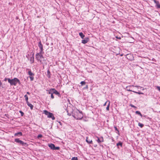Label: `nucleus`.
<instances>
[{
	"mask_svg": "<svg viewBox=\"0 0 160 160\" xmlns=\"http://www.w3.org/2000/svg\"><path fill=\"white\" fill-rule=\"evenodd\" d=\"M8 82L10 83L11 85H14L16 86L18 82L20 83L19 79L17 78H14L13 79H11L9 78L8 79Z\"/></svg>",
	"mask_w": 160,
	"mask_h": 160,
	"instance_id": "obj_1",
	"label": "nucleus"
},
{
	"mask_svg": "<svg viewBox=\"0 0 160 160\" xmlns=\"http://www.w3.org/2000/svg\"><path fill=\"white\" fill-rule=\"evenodd\" d=\"M73 116L74 118L77 119H81L83 117L82 112H80L78 110H77L76 112V114L74 113Z\"/></svg>",
	"mask_w": 160,
	"mask_h": 160,
	"instance_id": "obj_2",
	"label": "nucleus"
},
{
	"mask_svg": "<svg viewBox=\"0 0 160 160\" xmlns=\"http://www.w3.org/2000/svg\"><path fill=\"white\" fill-rule=\"evenodd\" d=\"M43 113H44L47 116V117L48 118H51L53 120L55 119V118L52 113L46 110L43 111Z\"/></svg>",
	"mask_w": 160,
	"mask_h": 160,
	"instance_id": "obj_3",
	"label": "nucleus"
},
{
	"mask_svg": "<svg viewBox=\"0 0 160 160\" xmlns=\"http://www.w3.org/2000/svg\"><path fill=\"white\" fill-rule=\"evenodd\" d=\"M40 52L39 53H37L36 55V58L37 60L41 62V59L43 58V57L42 54Z\"/></svg>",
	"mask_w": 160,
	"mask_h": 160,
	"instance_id": "obj_4",
	"label": "nucleus"
},
{
	"mask_svg": "<svg viewBox=\"0 0 160 160\" xmlns=\"http://www.w3.org/2000/svg\"><path fill=\"white\" fill-rule=\"evenodd\" d=\"M48 146L50 148L53 150H59L60 148L58 147H56L55 145L52 143L48 144Z\"/></svg>",
	"mask_w": 160,
	"mask_h": 160,
	"instance_id": "obj_5",
	"label": "nucleus"
},
{
	"mask_svg": "<svg viewBox=\"0 0 160 160\" xmlns=\"http://www.w3.org/2000/svg\"><path fill=\"white\" fill-rule=\"evenodd\" d=\"M15 142L19 143L20 144L22 145L23 146H25L26 145H27V144L26 143L20 140L18 138L15 139Z\"/></svg>",
	"mask_w": 160,
	"mask_h": 160,
	"instance_id": "obj_6",
	"label": "nucleus"
},
{
	"mask_svg": "<svg viewBox=\"0 0 160 160\" xmlns=\"http://www.w3.org/2000/svg\"><path fill=\"white\" fill-rule=\"evenodd\" d=\"M38 47L41 50V51H40V53H42L43 51V45L42 44L41 41H40L38 43Z\"/></svg>",
	"mask_w": 160,
	"mask_h": 160,
	"instance_id": "obj_7",
	"label": "nucleus"
},
{
	"mask_svg": "<svg viewBox=\"0 0 160 160\" xmlns=\"http://www.w3.org/2000/svg\"><path fill=\"white\" fill-rule=\"evenodd\" d=\"M89 40V39L88 38H85L84 40H82V42L83 44H85Z\"/></svg>",
	"mask_w": 160,
	"mask_h": 160,
	"instance_id": "obj_8",
	"label": "nucleus"
},
{
	"mask_svg": "<svg viewBox=\"0 0 160 160\" xmlns=\"http://www.w3.org/2000/svg\"><path fill=\"white\" fill-rule=\"evenodd\" d=\"M97 142H98V143H100L103 141V138L102 137L99 138L98 137H97Z\"/></svg>",
	"mask_w": 160,
	"mask_h": 160,
	"instance_id": "obj_9",
	"label": "nucleus"
},
{
	"mask_svg": "<svg viewBox=\"0 0 160 160\" xmlns=\"http://www.w3.org/2000/svg\"><path fill=\"white\" fill-rule=\"evenodd\" d=\"M134 86L133 85H132V86H129L127 87H126L127 90L128 91H131V92H133V91H132V90H131L130 89H131V87H134Z\"/></svg>",
	"mask_w": 160,
	"mask_h": 160,
	"instance_id": "obj_10",
	"label": "nucleus"
},
{
	"mask_svg": "<svg viewBox=\"0 0 160 160\" xmlns=\"http://www.w3.org/2000/svg\"><path fill=\"white\" fill-rule=\"evenodd\" d=\"M53 93H54L57 95H59L60 93L59 92H58L55 89L53 88Z\"/></svg>",
	"mask_w": 160,
	"mask_h": 160,
	"instance_id": "obj_11",
	"label": "nucleus"
},
{
	"mask_svg": "<svg viewBox=\"0 0 160 160\" xmlns=\"http://www.w3.org/2000/svg\"><path fill=\"white\" fill-rule=\"evenodd\" d=\"M22 133L21 132H18V133H16L14 134V136H17L19 135L22 136Z\"/></svg>",
	"mask_w": 160,
	"mask_h": 160,
	"instance_id": "obj_12",
	"label": "nucleus"
},
{
	"mask_svg": "<svg viewBox=\"0 0 160 160\" xmlns=\"http://www.w3.org/2000/svg\"><path fill=\"white\" fill-rule=\"evenodd\" d=\"M86 141L89 144L92 143V140H90V139H88V138H87Z\"/></svg>",
	"mask_w": 160,
	"mask_h": 160,
	"instance_id": "obj_13",
	"label": "nucleus"
},
{
	"mask_svg": "<svg viewBox=\"0 0 160 160\" xmlns=\"http://www.w3.org/2000/svg\"><path fill=\"white\" fill-rule=\"evenodd\" d=\"M79 35L81 37L82 39H83L85 37L84 35L82 32L79 33Z\"/></svg>",
	"mask_w": 160,
	"mask_h": 160,
	"instance_id": "obj_14",
	"label": "nucleus"
},
{
	"mask_svg": "<svg viewBox=\"0 0 160 160\" xmlns=\"http://www.w3.org/2000/svg\"><path fill=\"white\" fill-rule=\"evenodd\" d=\"M30 60L32 63H33L34 61V58L33 56L31 57Z\"/></svg>",
	"mask_w": 160,
	"mask_h": 160,
	"instance_id": "obj_15",
	"label": "nucleus"
},
{
	"mask_svg": "<svg viewBox=\"0 0 160 160\" xmlns=\"http://www.w3.org/2000/svg\"><path fill=\"white\" fill-rule=\"evenodd\" d=\"M155 3L157 8H160V4H159V2L158 1Z\"/></svg>",
	"mask_w": 160,
	"mask_h": 160,
	"instance_id": "obj_16",
	"label": "nucleus"
},
{
	"mask_svg": "<svg viewBox=\"0 0 160 160\" xmlns=\"http://www.w3.org/2000/svg\"><path fill=\"white\" fill-rule=\"evenodd\" d=\"M28 74L30 76H33L34 74L31 71H29L28 72Z\"/></svg>",
	"mask_w": 160,
	"mask_h": 160,
	"instance_id": "obj_17",
	"label": "nucleus"
},
{
	"mask_svg": "<svg viewBox=\"0 0 160 160\" xmlns=\"http://www.w3.org/2000/svg\"><path fill=\"white\" fill-rule=\"evenodd\" d=\"M47 76L49 78H50V72L49 70L47 71Z\"/></svg>",
	"mask_w": 160,
	"mask_h": 160,
	"instance_id": "obj_18",
	"label": "nucleus"
},
{
	"mask_svg": "<svg viewBox=\"0 0 160 160\" xmlns=\"http://www.w3.org/2000/svg\"><path fill=\"white\" fill-rule=\"evenodd\" d=\"M53 88H51L49 90H48V94H51L53 93Z\"/></svg>",
	"mask_w": 160,
	"mask_h": 160,
	"instance_id": "obj_19",
	"label": "nucleus"
},
{
	"mask_svg": "<svg viewBox=\"0 0 160 160\" xmlns=\"http://www.w3.org/2000/svg\"><path fill=\"white\" fill-rule=\"evenodd\" d=\"M110 104V102L109 101L108 103V105L107 106V107L106 108V110L108 111L109 110Z\"/></svg>",
	"mask_w": 160,
	"mask_h": 160,
	"instance_id": "obj_20",
	"label": "nucleus"
},
{
	"mask_svg": "<svg viewBox=\"0 0 160 160\" xmlns=\"http://www.w3.org/2000/svg\"><path fill=\"white\" fill-rule=\"evenodd\" d=\"M28 105L29 107H30L31 109H33V106L30 103Z\"/></svg>",
	"mask_w": 160,
	"mask_h": 160,
	"instance_id": "obj_21",
	"label": "nucleus"
},
{
	"mask_svg": "<svg viewBox=\"0 0 160 160\" xmlns=\"http://www.w3.org/2000/svg\"><path fill=\"white\" fill-rule=\"evenodd\" d=\"M136 113L137 114L139 115L141 117H142V114H141V112L139 111H136Z\"/></svg>",
	"mask_w": 160,
	"mask_h": 160,
	"instance_id": "obj_22",
	"label": "nucleus"
},
{
	"mask_svg": "<svg viewBox=\"0 0 160 160\" xmlns=\"http://www.w3.org/2000/svg\"><path fill=\"white\" fill-rule=\"evenodd\" d=\"M138 126H140V127L141 128H142V127H143V126H144V125H143V124H142V123H140V122H139V123H138Z\"/></svg>",
	"mask_w": 160,
	"mask_h": 160,
	"instance_id": "obj_23",
	"label": "nucleus"
},
{
	"mask_svg": "<svg viewBox=\"0 0 160 160\" xmlns=\"http://www.w3.org/2000/svg\"><path fill=\"white\" fill-rule=\"evenodd\" d=\"M117 145L118 146H122V142H119L117 143Z\"/></svg>",
	"mask_w": 160,
	"mask_h": 160,
	"instance_id": "obj_24",
	"label": "nucleus"
},
{
	"mask_svg": "<svg viewBox=\"0 0 160 160\" xmlns=\"http://www.w3.org/2000/svg\"><path fill=\"white\" fill-rule=\"evenodd\" d=\"M133 92H134V93H138V94H143V93H142V92H135V91H133Z\"/></svg>",
	"mask_w": 160,
	"mask_h": 160,
	"instance_id": "obj_25",
	"label": "nucleus"
},
{
	"mask_svg": "<svg viewBox=\"0 0 160 160\" xmlns=\"http://www.w3.org/2000/svg\"><path fill=\"white\" fill-rule=\"evenodd\" d=\"M80 83L82 84V85H84L85 84L86 82L85 81H82L80 82Z\"/></svg>",
	"mask_w": 160,
	"mask_h": 160,
	"instance_id": "obj_26",
	"label": "nucleus"
},
{
	"mask_svg": "<svg viewBox=\"0 0 160 160\" xmlns=\"http://www.w3.org/2000/svg\"><path fill=\"white\" fill-rule=\"evenodd\" d=\"M24 97L25 98V99L26 101H28V98L27 95H25L24 96Z\"/></svg>",
	"mask_w": 160,
	"mask_h": 160,
	"instance_id": "obj_27",
	"label": "nucleus"
},
{
	"mask_svg": "<svg viewBox=\"0 0 160 160\" xmlns=\"http://www.w3.org/2000/svg\"><path fill=\"white\" fill-rule=\"evenodd\" d=\"M29 78L31 81H32L33 80L34 78L33 76H29Z\"/></svg>",
	"mask_w": 160,
	"mask_h": 160,
	"instance_id": "obj_28",
	"label": "nucleus"
},
{
	"mask_svg": "<svg viewBox=\"0 0 160 160\" xmlns=\"http://www.w3.org/2000/svg\"><path fill=\"white\" fill-rule=\"evenodd\" d=\"M72 160H78V159L77 157H74L72 158Z\"/></svg>",
	"mask_w": 160,
	"mask_h": 160,
	"instance_id": "obj_29",
	"label": "nucleus"
},
{
	"mask_svg": "<svg viewBox=\"0 0 160 160\" xmlns=\"http://www.w3.org/2000/svg\"><path fill=\"white\" fill-rule=\"evenodd\" d=\"M53 93H51V98H52V99H53L54 98V97L53 95Z\"/></svg>",
	"mask_w": 160,
	"mask_h": 160,
	"instance_id": "obj_30",
	"label": "nucleus"
},
{
	"mask_svg": "<svg viewBox=\"0 0 160 160\" xmlns=\"http://www.w3.org/2000/svg\"><path fill=\"white\" fill-rule=\"evenodd\" d=\"M19 112L21 113V116H22L24 115V113L21 111H20Z\"/></svg>",
	"mask_w": 160,
	"mask_h": 160,
	"instance_id": "obj_31",
	"label": "nucleus"
},
{
	"mask_svg": "<svg viewBox=\"0 0 160 160\" xmlns=\"http://www.w3.org/2000/svg\"><path fill=\"white\" fill-rule=\"evenodd\" d=\"M42 135L41 134H39V135H38V138H42Z\"/></svg>",
	"mask_w": 160,
	"mask_h": 160,
	"instance_id": "obj_32",
	"label": "nucleus"
},
{
	"mask_svg": "<svg viewBox=\"0 0 160 160\" xmlns=\"http://www.w3.org/2000/svg\"><path fill=\"white\" fill-rule=\"evenodd\" d=\"M157 88L159 91H160V87L157 86Z\"/></svg>",
	"mask_w": 160,
	"mask_h": 160,
	"instance_id": "obj_33",
	"label": "nucleus"
},
{
	"mask_svg": "<svg viewBox=\"0 0 160 160\" xmlns=\"http://www.w3.org/2000/svg\"><path fill=\"white\" fill-rule=\"evenodd\" d=\"M109 101H107L104 104L103 106H106V103H107V102H109Z\"/></svg>",
	"mask_w": 160,
	"mask_h": 160,
	"instance_id": "obj_34",
	"label": "nucleus"
},
{
	"mask_svg": "<svg viewBox=\"0 0 160 160\" xmlns=\"http://www.w3.org/2000/svg\"><path fill=\"white\" fill-rule=\"evenodd\" d=\"M131 106L132 107H133V108H136V107L135 106H134L133 105H132V104L131 105Z\"/></svg>",
	"mask_w": 160,
	"mask_h": 160,
	"instance_id": "obj_35",
	"label": "nucleus"
},
{
	"mask_svg": "<svg viewBox=\"0 0 160 160\" xmlns=\"http://www.w3.org/2000/svg\"><path fill=\"white\" fill-rule=\"evenodd\" d=\"M114 128H115L116 130H117L118 132V131L116 127H115Z\"/></svg>",
	"mask_w": 160,
	"mask_h": 160,
	"instance_id": "obj_36",
	"label": "nucleus"
},
{
	"mask_svg": "<svg viewBox=\"0 0 160 160\" xmlns=\"http://www.w3.org/2000/svg\"><path fill=\"white\" fill-rule=\"evenodd\" d=\"M27 102V105H28L30 103L28 102V101H26Z\"/></svg>",
	"mask_w": 160,
	"mask_h": 160,
	"instance_id": "obj_37",
	"label": "nucleus"
},
{
	"mask_svg": "<svg viewBox=\"0 0 160 160\" xmlns=\"http://www.w3.org/2000/svg\"><path fill=\"white\" fill-rule=\"evenodd\" d=\"M135 87H137L138 88H139V87H140L139 86H135Z\"/></svg>",
	"mask_w": 160,
	"mask_h": 160,
	"instance_id": "obj_38",
	"label": "nucleus"
},
{
	"mask_svg": "<svg viewBox=\"0 0 160 160\" xmlns=\"http://www.w3.org/2000/svg\"><path fill=\"white\" fill-rule=\"evenodd\" d=\"M8 78H5L4 79V81H6L7 80H8Z\"/></svg>",
	"mask_w": 160,
	"mask_h": 160,
	"instance_id": "obj_39",
	"label": "nucleus"
},
{
	"mask_svg": "<svg viewBox=\"0 0 160 160\" xmlns=\"http://www.w3.org/2000/svg\"><path fill=\"white\" fill-rule=\"evenodd\" d=\"M154 1L155 3L156 2L158 1H156V0H154Z\"/></svg>",
	"mask_w": 160,
	"mask_h": 160,
	"instance_id": "obj_40",
	"label": "nucleus"
},
{
	"mask_svg": "<svg viewBox=\"0 0 160 160\" xmlns=\"http://www.w3.org/2000/svg\"><path fill=\"white\" fill-rule=\"evenodd\" d=\"M2 85V83L1 82V81H0V86H1V85Z\"/></svg>",
	"mask_w": 160,
	"mask_h": 160,
	"instance_id": "obj_41",
	"label": "nucleus"
},
{
	"mask_svg": "<svg viewBox=\"0 0 160 160\" xmlns=\"http://www.w3.org/2000/svg\"><path fill=\"white\" fill-rule=\"evenodd\" d=\"M27 93L28 94H30V93L29 92H27Z\"/></svg>",
	"mask_w": 160,
	"mask_h": 160,
	"instance_id": "obj_42",
	"label": "nucleus"
},
{
	"mask_svg": "<svg viewBox=\"0 0 160 160\" xmlns=\"http://www.w3.org/2000/svg\"><path fill=\"white\" fill-rule=\"evenodd\" d=\"M88 87V86H87V87H86V88H87Z\"/></svg>",
	"mask_w": 160,
	"mask_h": 160,
	"instance_id": "obj_43",
	"label": "nucleus"
},
{
	"mask_svg": "<svg viewBox=\"0 0 160 160\" xmlns=\"http://www.w3.org/2000/svg\"><path fill=\"white\" fill-rule=\"evenodd\" d=\"M88 87V86H87V87H86V88H87Z\"/></svg>",
	"mask_w": 160,
	"mask_h": 160,
	"instance_id": "obj_44",
	"label": "nucleus"
}]
</instances>
